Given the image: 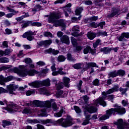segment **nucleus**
I'll use <instances>...</instances> for the list:
<instances>
[{
	"label": "nucleus",
	"mask_w": 129,
	"mask_h": 129,
	"mask_svg": "<svg viewBox=\"0 0 129 129\" xmlns=\"http://www.w3.org/2000/svg\"><path fill=\"white\" fill-rule=\"evenodd\" d=\"M114 108H112L107 110L106 111V114L99 118L100 120H105V119H108L111 115H114L115 113L118 114H124L125 113V109L120 106H118L117 104L114 105Z\"/></svg>",
	"instance_id": "obj_1"
},
{
	"label": "nucleus",
	"mask_w": 129,
	"mask_h": 129,
	"mask_svg": "<svg viewBox=\"0 0 129 129\" xmlns=\"http://www.w3.org/2000/svg\"><path fill=\"white\" fill-rule=\"evenodd\" d=\"M61 17L60 13H53L51 14L50 16L48 18V23H53V26L54 27H61L62 29L61 31L65 30V28H66V24L65 23V21L63 19H60L59 20L58 19Z\"/></svg>",
	"instance_id": "obj_2"
},
{
	"label": "nucleus",
	"mask_w": 129,
	"mask_h": 129,
	"mask_svg": "<svg viewBox=\"0 0 129 129\" xmlns=\"http://www.w3.org/2000/svg\"><path fill=\"white\" fill-rule=\"evenodd\" d=\"M11 71L14 72V73H17L21 77H26L28 74H29L30 76H34L35 74H38V71L35 70H31L28 72L26 66L24 65L19 66V69L18 68L12 69Z\"/></svg>",
	"instance_id": "obj_3"
},
{
	"label": "nucleus",
	"mask_w": 129,
	"mask_h": 129,
	"mask_svg": "<svg viewBox=\"0 0 129 129\" xmlns=\"http://www.w3.org/2000/svg\"><path fill=\"white\" fill-rule=\"evenodd\" d=\"M51 81L49 79H47L44 81H35L29 84L30 86H32L34 88H39L42 86H50Z\"/></svg>",
	"instance_id": "obj_4"
},
{
	"label": "nucleus",
	"mask_w": 129,
	"mask_h": 129,
	"mask_svg": "<svg viewBox=\"0 0 129 129\" xmlns=\"http://www.w3.org/2000/svg\"><path fill=\"white\" fill-rule=\"evenodd\" d=\"M52 101H54V99L44 102L35 100L33 102H31V104L32 103V106H35L36 107H48L50 108Z\"/></svg>",
	"instance_id": "obj_5"
},
{
	"label": "nucleus",
	"mask_w": 129,
	"mask_h": 129,
	"mask_svg": "<svg viewBox=\"0 0 129 129\" xmlns=\"http://www.w3.org/2000/svg\"><path fill=\"white\" fill-rule=\"evenodd\" d=\"M107 94H111V93H108V90L107 92H102V97H100L98 99L94 101V105L97 106L98 104H100L103 106H106V102L104 100L105 98L107 97Z\"/></svg>",
	"instance_id": "obj_6"
},
{
	"label": "nucleus",
	"mask_w": 129,
	"mask_h": 129,
	"mask_svg": "<svg viewBox=\"0 0 129 129\" xmlns=\"http://www.w3.org/2000/svg\"><path fill=\"white\" fill-rule=\"evenodd\" d=\"M19 88V86L15 85V84H10L7 86V90L3 87H0V94L2 93H9L10 94H14V91H16V89Z\"/></svg>",
	"instance_id": "obj_7"
},
{
	"label": "nucleus",
	"mask_w": 129,
	"mask_h": 129,
	"mask_svg": "<svg viewBox=\"0 0 129 129\" xmlns=\"http://www.w3.org/2000/svg\"><path fill=\"white\" fill-rule=\"evenodd\" d=\"M64 119L61 118L57 120L58 123H61V126L63 127H68V126H71L73 124L72 122V118H67L64 121Z\"/></svg>",
	"instance_id": "obj_8"
},
{
	"label": "nucleus",
	"mask_w": 129,
	"mask_h": 129,
	"mask_svg": "<svg viewBox=\"0 0 129 129\" xmlns=\"http://www.w3.org/2000/svg\"><path fill=\"white\" fill-rule=\"evenodd\" d=\"M83 107L85 109V112L95 113L97 111V108L94 106H90V104H86Z\"/></svg>",
	"instance_id": "obj_9"
},
{
	"label": "nucleus",
	"mask_w": 129,
	"mask_h": 129,
	"mask_svg": "<svg viewBox=\"0 0 129 129\" xmlns=\"http://www.w3.org/2000/svg\"><path fill=\"white\" fill-rule=\"evenodd\" d=\"M29 26H32V27H35V26L36 27H41L42 24L40 22H34L32 21H27L21 25L22 29H25V28H27V27H29Z\"/></svg>",
	"instance_id": "obj_10"
},
{
	"label": "nucleus",
	"mask_w": 129,
	"mask_h": 129,
	"mask_svg": "<svg viewBox=\"0 0 129 129\" xmlns=\"http://www.w3.org/2000/svg\"><path fill=\"white\" fill-rule=\"evenodd\" d=\"M114 124L117 125V128L118 129L128 128L129 127V125L123 122L122 119H119L117 121L115 122Z\"/></svg>",
	"instance_id": "obj_11"
},
{
	"label": "nucleus",
	"mask_w": 129,
	"mask_h": 129,
	"mask_svg": "<svg viewBox=\"0 0 129 129\" xmlns=\"http://www.w3.org/2000/svg\"><path fill=\"white\" fill-rule=\"evenodd\" d=\"M13 80V76H9L5 78L3 75H0V84L6 86V83L12 81Z\"/></svg>",
	"instance_id": "obj_12"
},
{
	"label": "nucleus",
	"mask_w": 129,
	"mask_h": 129,
	"mask_svg": "<svg viewBox=\"0 0 129 129\" xmlns=\"http://www.w3.org/2000/svg\"><path fill=\"white\" fill-rule=\"evenodd\" d=\"M34 32L32 31H29L25 33H24L22 35L23 38H27L28 41H33L34 40Z\"/></svg>",
	"instance_id": "obj_13"
},
{
	"label": "nucleus",
	"mask_w": 129,
	"mask_h": 129,
	"mask_svg": "<svg viewBox=\"0 0 129 129\" xmlns=\"http://www.w3.org/2000/svg\"><path fill=\"white\" fill-rule=\"evenodd\" d=\"M52 43V41L51 40H46L39 42L38 45L39 46H43V47H49Z\"/></svg>",
	"instance_id": "obj_14"
},
{
	"label": "nucleus",
	"mask_w": 129,
	"mask_h": 129,
	"mask_svg": "<svg viewBox=\"0 0 129 129\" xmlns=\"http://www.w3.org/2000/svg\"><path fill=\"white\" fill-rule=\"evenodd\" d=\"M79 26H74L72 28V31L73 33H72L73 36L74 37H78V36H80V34H79V33L80 31H79Z\"/></svg>",
	"instance_id": "obj_15"
},
{
	"label": "nucleus",
	"mask_w": 129,
	"mask_h": 129,
	"mask_svg": "<svg viewBox=\"0 0 129 129\" xmlns=\"http://www.w3.org/2000/svg\"><path fill=\"white\" fill-rule=\"evenodd\" d=\"M17 108H19L18 105L17 104L11 105L8 108L7 110L9 111L10 113H13L14 112H16L17 111Z\"/></svg>",
	"instance_id": "obj_16"
},
{
	"label": "nucleus",
	"mask_w": 129,
	"mask_h": 129,
	"mask_svg": "<svg viewBox=\"0 0 129 129\" xmlns=\"http://www.w3.org/2000/svg\"><path fill=\"white\" fill-rule=\"evenodd\" d=\"M45 53H48L49 54H52V55H56L57 54H59V50H56L55 49H52V48H49L48 49L45 50Z\"/></svg>",
	"instance_id": "obj_17"
},
{
	"label": "nucleus",
	"mask_w": 129,
	"mask_h": 129,
	"mask_svg": "<svg viewBox=\"0 0 129 129\" xmlns=\"http://www.w3.org/2000/svg\"><path fill=\"white\" fill-rule=\"evenodd\" d=\"M119 90V85H115L113 87L108 90L109 93H113V92H117Z\"/></svg>",
	"instance_id": "obj_18"
},
{
	"label": "nucleus",
	"mask_w": 129,
	"mask_h": 129,
	"mask_svg": "<svg viewBox=\"0 0 129 129\" xmlns=\"http://www.w3.org/2000/svg\"><path fill=\"white\" fill-rule=\"evenodd\" d=\"M61 41L62 43L67 44V45H69L70 44V40H69V37L67 35H63L61 38Z\"/></svg>",
	"instance_id": "obj_19"
},
{
	"label": "nucleus",
	"mask_w": 129,
	"mask_h": 129,
	"mask_svg": "<svg viewBox=\"0 0 129 129\" xmlns=\"http://www.w3.org/2000/svg\"><path fill=\"white\" fill-rule=\"evenodd\" d=\"M15 8L14 6H9V7H6V10L9 11V13H13L14 14H19L18 11H15L13 9Z\"/></svg>",
	"instance_id": "obj_20"
},
{
	"label": "nucleus",
	"mask_w": 129,
	"mask_h": 129,
	"mask_svg": "<svg viewBox=\"0 0 129 129\" xmlns=\"http://www.w3.org/2000/svg\"><path fill=\"white\" fill-rule=\"evenodd\" d=\"M32 112H34V110L33 109H31L29 107L25 108L22 111V113H23L24 114L32 113Z\"/></svg>",
	"instance_id": "obj_21"
},
{
	"label": "nucleus",
	"mask_w": 129,
	"mask_h": 129,
	"mask_svg": "<svg viewBox=\"0 0 129 129\" xmlns=\"http://www.w3.org/2000/svg\"><path fill=\"white\" fill-rule=\"evenodd\" d=\"M64 112V108L61 107L60 110L59 112L55 113L54 115L55 117H61L62 116V114Z\"/></svg>",
	"instance_id": "obj_22"
},
{
	"label": "nucleus",
	"mask_w": 129,
	"mask_h": 129,
	"mask_svg": "<svg viewBox=\"0 0 129 129\" xmlns=\"http://www.w3.org/2000/svg\"><path fill=\"white\" fill-rule=\"evenodd\" d=\"M63 81L64 84V86L66 87H69V82L70 81V79L67 77H63Z\"/></svg>",
	"instance_id": "obj_23"
},
{
	"label": "nucleus",
	"mask_w": 129,
	"mask_h": 129,
	"mask_svg": "<svg viewBox=\"0 0 129 129\" xmlns=\"http://www.w3.org/2000/svg\"><path fill=\"white\" fill-rule=\"evenodd\" d=\"M101 52H103L104 54H108L110 51H111V48L108 47H104L100 49Z\"/></svg>",
	"instance_id": "obj_24"
},
{
	"label": "nucleus",
	"mask_w": 129,
	"mask_h": 129,
	"mask_svg": "<svg viewBox=\"0 0 129 129\" xmlns=\"http://www.w3.org/2000/svg\"><path fill=\"white\" fill-rule=\"evenodd\" d=\"M109 78L112 77V78H114V77H116L117 76V73L116 71H114L112 72H110L108 73Z\"/></svg>",
	"instance_id": "obj_25"
},
{
	"label": "nucleus",
	"mask_w": 129,
	"mask_h": 129,
	"mask_svg": "<svg viewBox=\"0 0 129 129\" xmlns=\"http://www.w3.org/2000/svg\"><path fill=\"white\" fill-rule=\"evenodd\" d=\"M118 11H119L118 10L116 9H114L113 12H112L111 14L108 15L107 16L108 18H112L113 17H114L115 15L118 14Z\"/></svg>",
	"instance_id": "obj_26"
},
{
	"label": "nucleus",
	"mask_w": 129,
	"mask_h": 129,
	"mask_svg": "<svg viewBox=\"0 0 129 129\" xmlns=\"http://www.w3.org/2000/svg\"><path fill=\"white\" fill-rule=\"evenodd\" d=\"M67 59L68 61H71V62H75L76 59L72 57V55L70 53H68L67 54Z\"/></svg>",
	"instance_id": "obj_27"
},
{
	"label": "nucleus",
	"mask_w": 129,
	"mask_h": 129,
	"mask_svg": "<svg viewBox=\"0 0 129 129\" xmlns=\"http://www.w3.org/2000/svg\"><path fill=\"white\" fill-rule=\"evenodd\" d=\"M87 37L90 40H93V39L96 37V34L93 32H88Z\"/></svg>",
	"instance_id": "obj_28"
},
{
	"label": "nucleus",
	"mask_w": 129,
	"mask_h": 129,
	"mask_svg": "<svg viewBox=\"0 0 129 129\" xmlns=\"http://www.w3.org/2000/svg\"><path fill=\"white\" fill-rule=\"evenodd\" d=\"M11 124H12V122L10 121L4 120H3L2 121V125L3 127H6V126L8 125H11Z\"/></svg>",
	"instance_id": "obj_29"
},
{
	"label": "nucleus",
	"mask_w": 129,
	"mask_h": 129,
	"mask_svg": "<svg viewBox=\"0 0 129 129\" xmlns=\"http://www.w3.org/2000/svg\"><path fill=\"white\" fill-rule=\"evenodd\" d=\"M57 59L58 62H64L66 60V57L63 55H60L57 57Z\"/></svg>",
	"instance_id": "obj_30"
},
{
	"label": "nucleus",
	"mask_w": 129,
	"mask_h": 129,
	"mask_svg": "<svg viewBox=\"0 0 129 129\" xmlns=\"http://www.w3.org/2000/svg\"><path fill=\"white\" fill-rule=\"evenodd\" d=\"M73 67L75 69H77V70L82 69V63H76L73 66Z\"/></svg>",
	"instance_id": "obj_31"
},
{
	"label": "nucleus",
	"mask_w": 129,
	"mask_h": 129,
	"mask_svg": "<svg viewBox=\"0 0 129 129\" xmlns=\"http://www.w3.org/2000/svg\"><path fill=\"white\" fill-rule=\"evenodd\" d=\"M117 76H123L125 74V71L122 70H119L116 71Z\"/></svg>",
	"instance_id": "obj_32"
},
{
	"label": "nucleus",
	"mask_w": 129,
	"mask_h": 129,
	"mask_svg": "<svg viewBox=\"0 0 129 129\" xmlns=\"http://www.w3.org/2000/svg\"><path fill=\"white\" fill-rule=\"evenodd\" d=\"M83 11V8L82 7H78L76 10V15L77 16H79V15L81 14Z\"/></svg>",
	"instance_id": "obj_33"
},
{
	"label": "nucleus",
	"mask_w": 129,
	"mask_h": 129,
	"mask_svg": "<svg viewBox=\"0 0 129 129\" xmlns=\"http://www.w3.org/2000/svg\"><path fill=\"white\" fill-rule=\"evenodd\" d=\"M27 122L28 123H39V121L37 119H28L27 120Z\"/></svg>",
	"instance_id": "obj_34"
},
{
	"label": "nucleus",
	"mask_w": 129,
	"mask_h": 129,
	"mask_svg": "<svg viewBox=\"0 0 129 129\" xmlns=\"http://www.w3.org/2000/svg\"><path fill=\"white\" fill-rule=\"evenodd\" d=\"M57 73L60 75H65L66 73L65 72H63V68L60 67L57 68Z\"/></svg>",
	"instance_id": "obj_35"
},
{
	"label": "nucleus",
	"mask_w": 129,
	"mask_h": 129,
	"mask_svg": "<svg viewBox=\"0 0 129 129\" xmlns=\"http://www.w3.org/2000/svg\"><path fill=\"white\" fill-rule=\"evenodd\" d=\"M66 94L63 91H59L56 93L57 97H64Z\"/></svg>",
	"instance_id": "obj_36"
},
{
	"label": "nucleus",
	"mask_w": 129,
	"mask_h": 129,
	"mask_svg": "<svg viewBox=\"0 0 129 129\" xmlns=\"http://www.w3.org/2000/svg\"><path fill=\"white\" fill-rule=\"evenodd\" d=\"M10 61V59L8 57H1L0 58L1 63H8Z\"/></svg>",
	"instance_id": "obj_37"
},
{
	"label": "nucleus",
	"mask_w": 129,
	"mask_h": 129,
	"mask_svg": "<svg viewBox=\"0 0 129 129\" xmlns=\"http://www.w3.org/2000/svg\"><path fill=\"white\" fill-rule=\"evenodd\" d=\"M87 66L88 67H95L96 68H98V66L96 64L95 62H88Z\"/></svg>",
	"instance_id": "obj_38"
},
{
	"label": "nucleus",
	"mask_w": 129,
	"mask_h": 129,
	"mask_svg": "<svg viewBox=\"0 0 129 129\" xmlns=\"http://www.w3.org/2000/svg\"><path fill=\"white\" fill-rule=\"evenodd\" d=\"M119 91L121 92V94L123 95V94H125L126 91H127V88H123L122 87L119 88Z\"/></svg>",
	"instance_id": "obj_39"
},
{
	"label": "nucleus",
	"mask_w": 129,
	"mask_h": 129,
	"mask_svg": "<svg viewBox=\"0 0 129 129\" xmlns=\"http://www.w3.org/2000/svg\"><path fill=\"white\" fill-rule=\"evenodd\" d=\"M64 87V84L63 83H60L56 85V89L57 90H60V89H62Z\"/></svg>",
	"instance_id": "obj_40"
},
{
	"label": "nucleus",
	"mask_w": 129,
	"mask_h": 129,
	"mask_svg": "<svg viewBox=\"0 0 129 129\" xmlns=\"http://www.w3.org/2000/svg\"><path fill=\"white\" fill-rule=\"evenodd\" d=\"M44 37H49L50 38H53V35L50 32H45L43 34Z\"/></svg>",
	"instance_id": "obj_41"
},
{
	"label": "nucleus",
	"mask_w": 129,
	"mask_h": 129,
	"mask_svg": "<svg viewBox=\"0 0 129 129\" xmlns=\"http://www.w3.org/2000/svg\"><path fill=\"white\" fill-rule=\"evenodd\" d=\"M12 52H13V50L10 49H6L4 51V55L5 56H7V55H10Z\"/></svg>",
	"instance_id": "obj_42"
},
{
	"label": "nucleus",
	"mask_w": 129,
	"mask_h": 129,
	"mask_svg": "<svg viewBox=\"0 0 129 129\" xmlns=\"http://www.w3.org/2000/svg\"><path fill=\"white\" fill-rule=\"evenodd\" d=\"M100 42H101V41L100 39H97L95 43L93 44V47L97 48V46L100 44Z\"/></svg>",
	"instance_id": "obj_43"
},
{
	"label": "nucleus",
	"mask_w": 129,
	"mask_h": 129,
	"mask_svg": "<svg viewBox=\"0 0 129 129\" xmlns=\"http://www.w3.org/2000/svg\"><path fill=\"white\" fill-rule=\"evenodd\" d=\"M41 113L40 114V116H47V112L46 109H43L41 110Z\"/></svg>",
	"instance_id": "obj_44"
},
{
	"label": "nucleus",
	"mask_w": 129,
	"mask_h": 129,
	"mask_svg": "<svg viewBox=\"0 0 129 129\" xmlns=\"http://www.w3.org/2000/svg\"><path fill=\"white\" fill-rule=\"evenodd\" d=\"M118 41H119L120 42H125V41H126V39L124 38V36L122 34H121V36H120L118 38Z\"/></svg>",
	"instance_id": "obj_45"
},
{
	"label": "nucleus",
	"mask_w": 129,
	"mask_h": 129,
	"mask_svg": "<svg viewBox=\"0 0 129 129\" xmlns=\"http://www.w3.org/2000/svg\"><path fill=\"white\" fill-rule=\"evenodd\" d=\"M71 42L74 46H76L77 45V40L74 37H72Z\"/></svg>",
	"instance_id": "obj_46"
},
{
	"label": "nucleus",
	"mask_w": 129,
	"mask_h": 129,
	"mask_svg": "<svg viewBox=\"0 0 129 129\" xmlns=\"http://www.w3.org/2000/svg\"><path fill=\"white\" fill-rule=\"evenodd\" d=\"M93 85H95V86H99V80H98L97 79H96L93 81Z\"/></svg>",
	"instance_id": "obj_47"
},
{
	"label": "nucleus",
	"mask_w": 129,
	"mask_h": 129,
	"mask_svg": "<svg viewBox=\"0 0 129 129\" xmlns=\"http://www.w3.org/2000/svg\"><path fill=\"white\" fill-rule=\"evenodd\" d=\"M89 51H90V46H87L84 48V53L88 54V53H89Z\"/></svg>",
	"instance_id": "obj_48"
},
{
	"label": "nucleus",
	"mask_w": 129,
	"mask_h": 129,
	"mask_svg": "<svg viewBox=\"0 0 129 129\" xmlns=\"http://www.w3.org/2000/svg\"><path fill=\"white\" fill-rule=\"evenodd\" d=\"M99 36H103V37H105V36H107V33L105 31H100L98 32Z\"/></svg>",
	"instance_id": "obj_49"
},
{
	"label": "nucleus",
	"mask_w": 129,
	"mask_h": 129,
	"mask_svg": "<svg viewBox=\"0 0 129 129\" xmlns=\"http://www.w3.org/2000/svg\"><path fill=\"white\" fill-rule=\"evenodd\" d=\"M36 64L38 66H41V67L45 66V65H46V63H45V62H44L43 61H39L36 62Z\"/></svg>",
	"instance_id": "obj_50"
},
{
	"label": "nucleus",
	"mask_w": 129,
	"mask_h": 129,
	"mask_svg": "<svg viewBox=\"0 0 129 129\" xmlns=\"http://www.w3.org/2000/svg\"><path fill=\"white\" fill-rule=\"evenodd\" d=\"M25 62L26 64H32V62H33V61L30 58H26L25 59Z\"/></svg>",
	"instance_id": "obj_51"
},
{
	"label": "nucleus",
	"mask_w": 129,
	"mask_h": 129,
	"mask_svg": "<svg viewBox=\"0 0 129 129\" xmlns=\"http://www.w3.org/2000/svg\"><path fill=\"white\" fill-rule=\"evenodd\" d=\"M74 109H75V111L77 112V113H80V112H81V109H80L79 107H78L77 106H75Z\"/></svg>",
	"instance_id": "obj_52"
},
{
	"label": "nucleus",
	"mask_w": 129,
	"mask_h": 129,
	"mask_svg": "<svg viewBox=\"0 0 129 129\" xmlns=\"http://www.w3.org/2000/svg\"><path fill=\"white\" fill-rule=\"evenodd\" d=\"M34 129H45V127L42 125L38 124L36 125V127H35Z\"/></svg>",
	"instance_id": "obj_53"
},
{
	"label": "nucleus",
	"mask_w": 129,
	"mask_h": 129,
	"mask_svg": "<svg viewBox=\"0 0 129 129\" xmlns=\"http://www.w3.org/2000/svg\"><path fill=\"white\" fill-rule=\"evenodd\" d=\"M8 41H4L2 43L3 48H9V45H8Z\"/></svg>",
	"instance_id": "obj_54"
},
{
	"label": "nucleus",
	"mask_w": 129,
	"mask_h": 129,
	"mask_svg": "<svg viewBox=\"0 0 129 129\" xmlns=\"http://www.w3.org/2000/svg\"><path fill=\"white\" fill-rule=\"evenodd\" d=\"M14 15H17V14L16 13H9L7 14L6 15V18H8V19H10V18H13V16H14Z\"/></svg>",
	"instance_id": "obj_55"
},
{
	"label": "nucleus",
	"mask_w": 129,
	"mask_h": 129,
	"mask_svg": "<svg viewBox=\"0 0 129 129\" xmlns=\"http://www.w3.org/2000/svg\"><path fill=\"white\" fill-rule=\"evenodd\" d=\"M90 122V120H87L86 119H85L83 120V123H82V125H86L87 124H88V123H89Z\"/></svg>",
	"instance_id": "obj_56"
},
{
	"label": "nucleus",
	"mask_w": 129,
	"mask_h": 129,
	"mask_svg": "<svg viewBox=\"0 0 129 129\" xmlns=\"http://www.w3.org/2000/svg\"><path fill=\"white\" fill-rule=\"evenodd\" d=\"M98 25V27H100L101 29H103V26H105V22H100Z\"/></svg>",
	"instance_id": "obj_57"
},
{
	"label": "nucleus",
	"mask_w": 129,
	"mask_h": 129,
	"mask_svg": "<svg viewBox=\"0 0 129 129\" xmlns=\"http://www.w3.org/2000/svg\"><path fill=\"white\" fill-rule=\"evenodd\" d=\"M5 32H6V33L7 34V35H11V34L13 33V32H12V30H11L9 28H7L5 30Z\"/></svg>",
	"instance_id": "obj_58"
},
{
	"label": "nucleus",
	"mask_w": 129,
	"mask_h": 129,
	"mask_svg": "<svg viewBox=\"0 0 129 129\" xmlns=\"http://www.w3.org/2000/svg\"><path fill=\"white\" fill-rule=\"evenodd\" d=\"M82 83H83V82H82V80H80L79 81V84H78V85H77V87H78L79 90H81V86H82Z\"/></svg>",
	"instance_id": "obj_59"
},
{
	"label": "nucleus",
	"mask_w": 129,
	"mask_h": 129,
	"mask_svg": "<svg viewBox=\"0 0 129 129\" xmlns=\"http://www.w3.org/2000/svg\"><path fill=\"white\" fill-rule=\"evenodd\" d=\"M52 107L54 111H56V110L58 109V107L57 106V105L55 103H52Z\"/></svg>",
	"instance_id": "obj_60"
},
{
	"label": "nucleus",
	"mask_w": 129,
	"mask_h": 129,
	"mask_svg": "<svg viewBox=\"0 0 129 129\" xmlns=\"http://www.w3.org/2000/svg\"><path fill=\"white\" fill-rule=\"evenodd\" d=\"M40 91H41L42 93H44V94L48 93V90H47V89L45 88L40 89Z\"/></svg>",
	"instance_id": "obj_61"
},
{
	"label": "nucleus",
	"mask_w": 129,
	"mask_h": 129,
	"mask_svg": "<svg viewBox=\"0 0 129 129\" xmlns=\"http://www.w3.org/2000/svg\"><path fill=\"white\" fill-rule=\"evenodd\" d=\"M98 19V17L97 16H93L90 18V21H97Z\"/></svg>",
	"instance_id": "obj_62"
},
{
	"label": "nucleus",
	"mask_w": 129,
	"mask_h": 129,
	"mask_svg": "<svg viewBox=\"0 0 129 129\" xmlns=\"http://www.w3.org/2000/svg\"><path fill=\"white\" fill-rule=\"evenodd\" d=\"M91 26L93 28H98V24L95 23V22H93L91 23Z\"/></svg>",
	"instance_id": "obj_63"
},
{
	"label": "nucleus",
	"mask_w": 129,
	"mask_h": 129,
	"mask_svg": "<svg viewBox=\"0 0 129 129\" xmlns=\"http://www.w3.org/2000/svg\"><path fill=\"white\" fill-rule=\"evenodd\" d=\"M122 34H123L124 38H129V33H122Z\"/></svg>",
	"instance_id": "obj_64"
}]
</instances>
